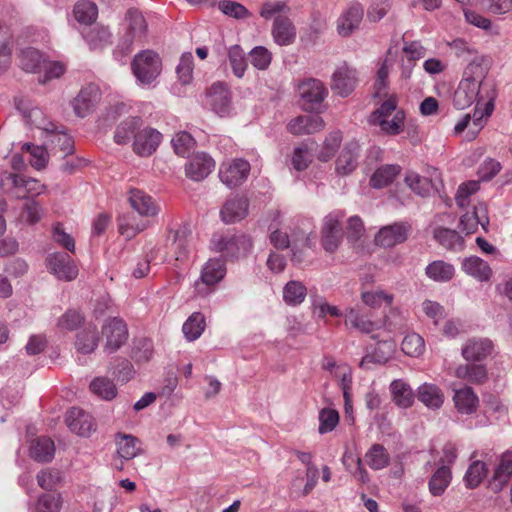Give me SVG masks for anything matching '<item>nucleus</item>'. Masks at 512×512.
I'll list each match as a JSON object with an SVG mask.
<instances>
[{"label":"nucleus","instance_id":"1","mask_svg":"<svg viewBox=\"0 0 512 512\" xmlns=\"http://www.w3.org/2000/svg\"><path fill=\"white\" fill-rule=\"evenodd\" d=\"M131 138L134 153L141 157H148L156 152L163 140V135L140 118H132L118 127L114 136L115 142L120 145L127 144Z\"/></svg>","mask_w":512,"mask_h":512},{"label":"nucleus","instance_id":"2","mask_svg":"<svg viewBox=\"0 0 512 512\" xmlns=\"http://www.w3.org/2000/svg\"><path fill=\"white\" fill-rule=\"evenodd\" d=\"M398 105L396 93H384L380 105L369 115V124L378 127L385 136L400 135L405 130L407 114Z\"/></svg>","mask_w":512,"mask_h":512},{"label":"nucleus","instance_id":"3","mask_svg":"<svg viewBox=\"0 0 512 512\" xmlns=\"http://www.w3.org/2000/svg\"><path fill=\"white\" fill-rule=\"evenodd\" d=\"M346 323L361 333L370 334L374 339L392 331L389 316L385 312H360L351 309L347 314Z\"/></svg>","mask_w":512,"mask_h":512},{"label":"nucleus","instance_id":"4","mask_svg":"<svg viewBox=\"0 0 512 512\" xmlns=\"http://www.w3.org/2000/svg\"><path fill=\"white\" fill-rule=\"evenodd\" d=\"M160 55L151 49L138 52L131 61V71L136 79L145 85L154 82L162 72Z\"/></svg>","mask_w":512,"mask_h":512},{"label":"nucleus","instance_id":"5","mask_svg":"<svg viewBox=\"0 0 512 512\" xmlns=\"http://www.w3.org/2000/svg\"><path fill=\"white\" fill-rule=\"evenodd\" d=\"M295 88L298 104L302 110L307 112L317 110L328 96L326 85L321 80L313 77L299 79Z\"/></svg>","mask_w":512,"mask_h":512},{"label":"nucleus","instance_id":"6","mask_svg":"<svg viewBox=\"0 0 512 512\" xmlns=\"http://www.w3.org/2000/svg\"><path fill=\"white\" fill-rule=\"evenodd\" d=\"M104 350L114 353L124 346L129 338L127 323L119 317L107 319L101 328V337Z\"/></svg>","mask_w":512,"mask_h":512},{"label":"nucleus","instance_id":"7","mask_svg":"<svg viewBox=\"0 0 512 512\" xmlns=\"http://www.w3.org/2000/svg\"><path fill=\"white\" fill-rule=\"evenodd\" d=\"M226 266L223 260L209 259L202 267L201 275L195 283V289L199 295L213 292L226 275Z\"/></svg>","mask_w":512,"mask_h":512},{"label":"nucleus","instance_id":"8","mask_svg":"<svg viewBox=\"0 0 512 512\" xmlns=\"http://www.w3.org/2000/svg\"><path fill=\"white\" fill-rule=\"evenodd\" d=\"M250 171L251 165L247 160L235 158L221 164L219 178L228 187H238L246 181Z\"/></svg>","mask_w":512,"mask_h":512},{"label":"nucleus","instance_id":"9","mask_svg":"<svg viewBox=\"0 0 512 512\" xmlns=\"http://www.w3.org/2000/svg\"><path fill=\"white\" fill-rule=\"evenodd\" d=\"M411 224L395 222L380 228L374 237V243L383 248H392L404 243L410 234Z\"/></svg>","mask_w":512,"mask_h":512},{"label":"nucleus","instance_id":"10","mask_svg":"<svg viewBox=\"0 0 512 512\" xmlns=\"http://www.w3.org/2000/svg\"><path fill=\"white\" fill-rule=\"evenodd\" d=\"M128 202L142 219L149 220L159 213L157 201L144 190L132 188L128 192Z\"/></svg>","mask_w":512,"mask_h":512},{"label":"nucleus","instance_id":"11","mask_svg":"<svg viewBox=\"0 0 512 512\" xmlns=\"http://www.w3.org/2000/svg\"><path fill=\"white\" fill-rule=\"evenodd\" d=\"M485 94H480L476 100V106L471 116L474 125L482 128L494 111V102L497 97L495 85H484Z\"/></svg>","mask_w":512,"mask_h":512},{"label":"nucleus","instance_id":"12","mask_svg":"<svg viewBox=\"0 0 512 512\" xmlns=\"http://www.w3.org/2000/svg\"><path fill=\"white\" fill-rule=\"evenodd\" d=\"M65 423L73 433L83 437L90 436L96 430V422L92 415L77 407L67 411Z\"/></svg>","mask_w":512,"mask_h":512},{"label":"nucleus","instance_id":"13","mask_svg":"<svg viewBox=\"0 0 512 512\" xmlns=\"http://www.w3.org/2000/svg\"><path fill=\"white\" fill-rule=\"evenodd\" d=\"M215 168L214 159L205 152L193 154L185 165L186 176L194 181L205 179Z\"/></svg>","mask_w":512,"mask_h":512},{"label":"nucleus","instance_id":"14","mask_svg":"<svg viewBox=\"0 0 512 512\" xmlns=\"http://www.w3.org/2000/svg\"><path fill=\"white\" fill-rule=\"evenodd\" d=\"M364 10L360 3H352L339 17L337 32L341 37H349L360 28Z\"/></svg>","mask_w":512,"mask_h":512},{"label":"nucleus","instance_id":"15","mask_svg":"<svg viewBox=\"0 0 512 512\" xmlns=\"http://www.w3.org/2000/svg\"><path fill=\"white\" fill-rule=\"evenodd\" d=\"M325 125L324 119L319 115H299L288 122L287 130L292 135L299 136L318 133Z\"/></svg>","mask_w":512,"mask_h":512},{"label":"nucleus","instance_id":"16","mask_svg":"<svg viewBox=\"0 0 512 512\" xmlns=\"http://www.w3.org/2000/svg\"><path fill=\"white\" fill-rule=\"evenodd\" d=\"M494 344L488 338H471L462 347V356L469 362H480L492 355Z\"/></svg>","mask_w":512,"mask_h":512},{"label":"nucleus","instance_id":"17","mask_svg":"<svg viewBox=\"0 0 512 512\" xmlns=\"http://www.w3.org/2000/svg\"><path fill=\"white\" fill-rule=\"evenodd\" d=\"M484 85L489 83L478 82L474 78H464L455 92V102L458 106L464 107L470 105L474 99H478L480 94H485L482 90Z\"/></svg>","mask_w":512,"mask_h":512},{"label":"nucleus","instance_id":"18","mask_svg":"<svg viewBox=\"0 0 512 512\" xmlns=\"http://www.w3.org/2000/svg\"><path fill=\"white\" fill-rule=\"evenodd\" d=\"M356 84V71L348 66H341L333 74L331 88L345 97L354 91Z\"/></svg>","mask_w":512,"mask_h":512},{"label":"nucleus","instance_id":"19","mask_svg":"<svg viewBox=\"0 0 512 512\" xmlns=\"http://www.w3.org/2000/svg\"><path fill=\"white\" fill-rule=\"evenodd\" d=\"M191 228L188 223H180L176 227L168 229V239L177 245L176 260L187 261L190 251L188 249V239L191 236Z\"/></svg>","mask_w":512,"mask_h":512},{"label":"nucleus","instance_id":"20","mask_svg":"<svg viewBox=\"0 0 512 512\" xmlns=\"http://www.w3.org/2000/svg\"><path fill=\"white\" fill-rule=\"evenodd\" d=\"M394 299V294L384 289H367L361 292V301L370 311H376L382 306L395 311Z\"/></svg>","mask_w":512,"mask_h":512},{"label":"nucleus","instance_id":"21","mask_svg":"<svg viewBox=\"0 0 512 512\" xmlns=\"http://www.w3.org/2000/svg\"><path fill=\"white\" fill-rule=\"evenodd\" d=\"M150 226V221L133 214H124L118 218V232L126 240L135 238Z\"/></svg>","mask_w":512,"mask_h":512},{"label":"nucleus","instance_id":"22","mask_svg":"<svg viewBox=\"0 0 512 512\" xmlns=\"http://www.w3.org/2000/svg\"><path fill=\"white\" fill-rule=\"evenodd\" d=\"M49 265L53 273L64 281H72L78 275V268L74 260L67 254H56L49 260Z\"/></svg>","mask_w":512,"mask_h":512},{"label":"nucleus","instance_id":"23","mask_svg":"<svg viewBox=\"0 0 512 512\" xmlns=\"http://www.w3.org/2000/svg\"><path fill=\"white\" fill-rule=\"evenodd\" d=\"M322 368L328 371L333 378L340 380L341 387L344 390V396L347 398L352 381L350 367L344 363H338L332 356H325Z\"/></svg>","mask_w":512,"mask_h":512},{"label":"nucleus","instance_id":"24","mask_svg":"<svg viewBox=\"0 0 512 512\" xmlns=\"http://www.w3.org/2000/svg\"><path fill=\"white\" fill-rule=\"evenodd\" d=\"M403 54L407 58V64H402L400 68V78L402 80H408L411 78L413 68L416 62L420 60L425 53V48L419 41H405L402 48Z\"/></svg>","mask_w":512,"mask_h":512},{"label":"nucleus","instance_id":"25","mask_svg":"<svg viewBox=\"0 0 512 512\" xmlns=\"http://www.w3.org/2000/svg\"><path fill=\"white\" fill-rule=\"evenodd\" d=\"M453 402L456 410L462 414H474L479 408V398L475 391L469 387L464 386L455 391Z\"/></svg>","mask_w":512,"mask_h":512},{"label":"nucleus","instance_id":"26","mask_svg":"<svg viewBox=\"0 0 512 512\" xmlns=\"http://www.w3.org/2000/svg\"><path fill=\"white\" fill-rule=\"evenodd\" d=\"M100 100L98 86L89 84L81 89L74 100V109L79 116H85Z\"/></svg>","mask_w":512,"mask_h":512},{"label":"nucleus","instance_id":"27","mask_svg":"<svg viewBox=\"0 0 512 512\" xmlns=\"http://www.w3.org/2000/svg\"><path fill=\"white\" fill-rule=\"evenodd\" d=\"M417 398L429 409H439L445 401L443 390L436 384L424 383L417 389Z\"/></svg>","mask_w":512,"mask_h":512},{"label":"nucleus","instance_id":"28","mask_svg":"<svg viewBox=\"0 0 512 512\" xmlns=\"http://www.w3.org/2000/svg\"><path fill=\"white\" fill-rule=\"evenodd\" d=\"M100 339L96 327L89 325L77 332L75 336V348L80 354H91L97 349Z\"/></svg>","mask_w":512,"mask_h":512},{"label":"nucleus","instance_id":"29","mask_svg":"<svg viewBox=\"0 0 512 512\" xmlns=\"http://www.w3.org/2000/svg\"><path fill=\"white\" fill-rule=\"evenodd\" d=\"M248 200L245 197L228 199L221 209V218L225 223H234L248 213Z\"/></svg>","mask_w":512,"mask_h":512},{"label":"nucleus","instance_id":"30","mask_svg":"<svg viewBox=\"0 0 512 512\" xmlns=\"http://www.w3.org/2000/svg\"><path fill=\"white\" fill-rule=\"evenodd\" d=\"M455 376L465 382L481 385L488 379L486 366L480 364H463L455 369Z\"/></svg>","mask_w":512,"mask_h":512},{"label":"nucleus","instance_id":"31","mask_svg":"<svg viewBox=\"0 0 512 512\" xmlns=\"http://www.w3.org/2000/svg\"><path fill=\"white\" fill-rule=\"evenodd\" d=\"M126 34L131 40L142 41L148 32V23L139 11L129 10L126 17Z\"/></svg>","mask_w":512,"mask_h":512},{"label":"nucleus","instance_id":"32","mask_svg":"<svg viewBox=\"0 0 512 512\" xmlns=\"http://www.w3.org/2000/svg\"><path fill=\"white\" fill-rule=\"evenodd\" d=\"M115 442L117 454L125 460H131L143 452L139 439L130 434L117 433Z\"/></svg>","mask_w":512,"mask_h":512},{"label":"nucleus","instance_id":"33","mask_svg":"<svg viewBox=\"0 0 512 512\" xmlns=\"http://www.w3.org/2000/svg\"><path fill=\"white\" fill-rule=\"evenodd\" d=\"M272 35L277 44L290 45L295 40L296 30L288 17L279 16L274 20Z\"/></svg>","mask_w":512,"mask_h":512},{"label":"nucleus","instance_id":"34","mask_svg":"<svg viewBox=\"0 0 512 512\" xmlns=\"http://www.w3.org/2000/svg\"><path fill=\"white\" fill-rule=\"evenodd\" d=\"M390 393L392 401L398 407L406 409L414 404L415 394L411 386L402 379L391 382Z\"/></svg>","mask_w":512,"mask_h":512},{"label":"nucleus","instance_id":"35","mask_svg":"<svg viewBox=\"0 0 512 512\" xmlns=\"http://www.w3.org/2000/svg\"><path fill=\"white\" fill-rule=\"evenodd\" d=\"M395 62V55L392 50L389 49L385 56L379 60L378 69L376 72V81H375V96L381 97V92L386 90L389 86V75L390 71Z\"/></svg>","mask_w":512,"mask_h":512},{"label":"nucleus","instance_id":"36","mask_svg":"<svg viewBox=\"0 0 512 512\" xmlns=\"http://www.w3.org/2000/svg\"><path fill=\"white\" fill-rule=\"evenodd\" d=\"M29 454L37 462H50L55 454L54 441L46 436L34 439L30 445Z\"/></svg>","mask_w":512,"mask_h":512},{"label":"nucleus","instance_id":"37","mask_svg":"<svg viewBox=\"0 0 512 512\" xmlns=\"http://www.w3.org/2000/svg\"><path fill=\"white\" fill-rule=\"evenodd\" d=\"M210 104L216 113L225 116L229 112L230 96L226 86L223 83H216L208 90Z\"/></svg>","mask_w":512,"mask_h":512},{"label":"nucleus","instance_id":"38","mask_svg":"<svg viewBox=\"0 0 512 512\" xmlns=\"http://www.w3.org/2000/svg\"><path fill=\"white\" fill-rule=\"evenodd\" d=\"M463 270L479 281H489L492 277V269L489 264L477 256H470L462 263Z\"/></svg>","mask_w":512,"mask_h":512},{"label":"nucleus","instance_id":"39","mask_svg":"<svg viewBox=\"0 0 512 512\" xmlns=\"http://www.w3.org/2000/svg\"><path fill=\"white\" fill-rule=\"evenodd\" d=\"M211 244L212 250L227 256H235L238 254L243 241L235 235L219 234L214 236Z\"/></svg>","mask_w":512,"mask_h":512},{"label":"nucleus","instance_id":"40","mask_svg":"<svg viewBox=\"0 0 512 512\" xmlns=\"http://www.w3.org/2000/svg\"><path fill=\"white\" fill-rule=\"evenodd\" d=\"M401 172L399 165H383L379 167L370 178V185L374 188H383L394 182Z\"/></svg>","mask_w":512,"mask_h":512},{"label":"nucleus","instance_id":"41","mask_svg":"<svg viewBox=\"0 0 512 512\" xmlns=\"http://www.w3.org/2000/svg\"><path fill=\"white\" fill-rule=\"evenodd\" d=\"M365 462L374 470L386 468L390 464V454L381 444H373L365 454Z\"/></svg>","mask_w":512,"mask_h":512},{"label":"nucleus","instance_id":"42","mask_svg":"<svg viewBox=\"0 0 512 512\" xmlns=\"http://www.w3.org/2000/svg\"><path fill=\"white\" fill-rule=\"evenodd\" d=\"M426 275L437 282L450 281L455 274L453 265L443 260H436L428 264L425 269Z\"/></svg>","mask_w":512,"mask_h":512},{"label":"nucleus","instance_id":"43","mask_svg":"<svg viewBox=\"0 0 512 512\" xmlns=\"http://www.w3.org/2000/svg\"><path fill=\"white\" fill-rule=\"evenodd\" d=\"M452 479L451 469L448 466L439 467L429 481V490L432 495H442Z\"/></svg>","mask_w":512,"mask_h":512},{"label":"nucleus","instance_id":"44","mask_svg":"<svg viewBox=\"0 0 512 512\" xmlns=\"http://www.w3.org/2000/svg\"><path fill=\"white\" fill-rule=\"evenodd\" d=\"M90 391L104 400H112L117 395L116 385L108 377H95L89 385Z\"/></svg>","mask_w":512,"mask_h":512},{"label":"nucleus","instance_id":"45","mask_svg":"<svg viewBox=\"0 0 512 512\" xmlns=\"http://www.w3.org/2000/svg\"><path fill=\"white\" fill-rule=\"evenodd\" d=\"M73 15L79 23L90 25L98 17L97 5L89 0L79 1L73 8Z\"/></svg>","mask_w":512,"mask_h":512},{"label":"nucleus","instance_id":"46","mask_svg":"<svg viewBox=\"0 0 512 512\" xmlns=\"http://www.w3.org/2000/svg\"><path fill=\"white\" fill-rule=\"evenodd\" d=\"M19 59L22 69L31 73L40 72L43 66V61H45L43 55L38 50L33 48H27L23 50L19 56Z\"/></svg>","mask_w":512,"mask_h":512},{"label":"nucleus","instance_id":"47","mask_svg":"<svg viewBox=\"0 0 512 512\" xmlns=\"http://www.w3.org/2000/svg\"><path fill=\"white\" fill-rule=\"evenodd\" d=\"M434 238L436 241L447 249L462 248L464 239L455 230L438 227L434 230Z\"/></svg>","mask_w":512,"mask_h":512},{"label":"nucleus","instance_id":"48","mask_svg":"<svg viewBox=\"0 0 512 512\" xmlns=\"http://www.w3.org/2000/svg\"><path fill=\"white\" fill-rule=\"evenodd\" d=\"M63 506L61 493H45L38 497L34 512H60Z\"/></svg>","mask_w":512,"mask_h":512},{"label":"nucleus","instance_id":"49","mask_svg":"<svg viewBox=\"0 0 512 512\" xmlns=\"http://www.w3.org/2000/svg\"><path fill=\"white\" fill-rule=\"evenodd\" d=\"M487 473L488 469L484 462L479 460L473 461L464 476L466 486L471 489L478 487L486 478Z\"/></svg>","mask_w":512,"mask_h":512},{"label":"nucleus","instance_id":"50","mask_svg":"<svg viewBox=\"0 0 512 512\" xmlns=\"http://www.w3.org/2000/svg\"><path fill=\"white\" fill-rule=\"evenodd\" d=\"M357 145L345 146L336 160V169L340 174L346 175L356 167Z\"/></svg>","mask_w":512,"mask_h":512},{"label":"nucleus","instance_id":"51","mask_svg":"<svg viewBox=\"0 0 512 512\" xmlns=\"http://www.w3.org/2000/svg\"><path fill=\"white\" fill-rule=\"evenodd\" d=\"M205 326L204 316L200 312H195L185 321L182 330L185 337L193 341L203 333Z\"/></svg>","mask_w":512,"mask_h":512},{"label":"nucleus","instance_id":"52","mask_svg":"<svg viewBox=\"0 0 512 512\" xmlns=\"http://www.w3.org/2000/svg\"><path fill=\"white\" fill-rule=\"evenodd\" d=\"M37 482L42 489L53 491L63 483V475L57 469L46 468L38 473Z\"/></svg>","mask_w":512,"mask_h":512},{"label":"nucleus","instance_id":"53","mask_svg":"<svg viewBox=\"0 0 512 512\" xmlns=\"http://www.w3.org/2000/svg\"><path fill=\"white\" fill-rule=\"evenodd\" d=\"M512 477V452L507 451L503 453L499 462L495 468L493 479L494 481H498L499 484L505 485L507 484Z\"/></svg>","mask_w":512,"mask_h":512},{"label":"nucleus","instance_id":"54","mask_svg":"<svg viewBox=\"0 0 512 512\" xmlns=\"http://www.w3.org/2000/svg\"><path fill=\"white\" fill-rule=\"evenodd\" d=\"M306 294V287L299 281H289L283 290V298L289 305L300 304L304 301Z\"/></svg>","mask_w":512,"mask_h":512},{"label":"nucleus","instance_id":"55","mask_svg":"<svg viewBox=\"0 0 512 512\" xmlns=\"http://www.w3.org/2000/svg\"><path fill=\"white\" fill-rule=\"evenodd\" d=\"M480 190V182L476 180H469L459 185L455 201L460 208H465L470 205V197Z\"/></svg>","mask_w":512,"mask_h":512},{"label":"nucleus","instance_id":"56","mask_svg":"<svg viewBox=\"0 0 512 512\" xmlns=\"http://www.w3.org/2000/svg\"><path fill=\"white\" fill-rule=\"evenodd\" d=\"M22 151L28 152L31 155L29 162L32 167L37 170H41L46 167L49 159V155L47 150L43 146L33 145V144H24L22 146Z\"/></svg>","mask_w":512,"mask_h":512},{"label":"nucleus","instance_id":"57","mask_svg":"<svg viewBox=\"0 0 512 512\" xmlns=\"http://www.w3.org/2000/svg\"><path fill=\"white\" fill-rule=\"evenodd\" d=\"M228 58L234 74L242 77L247 69V61L243 49L239 45L228 49Z\"/></svg>","mask_w":512,"mask_h":512},{"label":"nucleus","instance_id":"58","mask_svg":"<svg viewBox=\"0 0 512 512\" xmlns=\"http://www.w3.org/2000/svg\"><path fill=\"white\" fill-rule=\"evenodd\" d=\"M342 142V133L340 131L331 132L323 143L322 149L319 153L318 158L321 161H328L331 159L336 151L339 149Z\"/></svg>","mask_w":512,"mask_h":512},{"label":"nucleus","instance_id":"59","mask_svg":"<svg viewBox=\"0 0 512 512\" xmlns=\"http://www.w3.org/2000/svg\"><path fill=\"white\" fill-rule=\"evenodd\" d=\"M424 348V339L417 333L407 334L402 341V351L410 357L420 356Z\"/></svg>","mask_w":512,"mask_h":512},{"label":"nucleus","instance_id":"60","mask_svg":"<svg viewBox=\"0 0 512 512\" xmlns=\"http://www.w3.org/2000/svg\"><path fill=\"white\" fill-rule=\"evenodd\" d=\"M174 152L184 157L196 146V140L187 132H178L172 139Z\"/></svg>","mask_w":512,"mask_h":512},{"label":"nucleus","instance_id":"61","mask_svg":"<svg viewBox=\"0 0 512 512\" xmlns=\"http://www.w3.org/2000/svg\"><path fill=\"white\" fill-rule=\"evenodd\" d=\"M194 60L190 52L184 53L177 66L176 73L182 84H189L193 79Z\"/></svg>","mask_w":512,"mask_h":512},{"label":"nucleus","instance_id":"62","mask_svg":"<svg viewBox=\"0 0 512 512\" xmlns=\"http://www.w3.org/2000/svg\"><path fill=\"white\" fill-rule=\"evenodd\" d=\"M252 65L259 70H266L272 61V53L263 46L253 48L250 53Z\"/></svg>","mask_w":512,"mask_h":512},{"label":"nucleus","instance_id":"63","mask_svg":"<svg viewBox=\"0 0 512 512\" xmlns=\"http://www.w3.org/2000/svg\"><path fill=\"white\" fill-rule=\"evenodd\" d=\"M339 413L332 408H324L319 413V432L327 433L336 428L339 423Z\"/></svg>","mask_w":512,"mask_h":512},{"label":"nucleus","instance_id":"64","mask_svg":"<svg viewBox=\"0 0 512 512\" xmlns=\"http://www.w3.org/2000/svg\"><path fill=\"white\" fill-rule=\"evenodd\" d=\"M476 210L477 207H474L472 212H466L460 218L459 227L465 235L476 233L480 224L484 226V222L478 217Z\"/></svg>","mask_w":512,"mask_h":512}]
</instances>
